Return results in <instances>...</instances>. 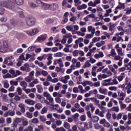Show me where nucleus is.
Instances as JSON below:
<instances>
[{"label": "nucleus", "mask_w": 131, "mask_h": 131, "mask_svg": "<svg viewBox=\"0 0 131 131\" xmlns=\"http://www.w3.org/2000/svg\"><path fill=\"white\" fill-rule=\"evenodd\" d=\"M0 6L9 10H14L15 8V5L12 0L1 1Z\"/></svg>", "instance_id": "nucleus-1"}, {"label": "nucleus", "mask_w": 131, "mask_h": 131, "mask_svg": "<svg viewBox=\"0 0 131 131\" xmlns=\"http://www.w3.org/2000/svg\"><path fill=\"white\" fill-rule=\"evenodd\" d=\"M26 23L28 26H34L35 25V22H36V20L34 18V17H27L26 19Z\"/></svg>", "instance_id": "nucleus-2"}, {"label": "nucleus", "mask_w": 131, "mask_h": 131, "mask_svg": "<svg viewBox=\"0 0 131 131\" xmlns=\"http://www.w3.org/2000/svg\"><path fill=\"white\" fill-rule=\"evenodd\" d=\"M39 32V30L37 28H35L32 30V31H26V33L29 35V36H33V35H35L36 34H37Z\"/></svg>", "instance_id": "nucleus-3"}, {"label": "nucleus", "mask_w": 131, "mask_h": 131, "mask_svg": "<svg viewBox=\"0 0 131 131\" xmlns=\"http://www.w3.org/2000/svg\"><path fill=\"white\" fill-rule=\"evenodd\" d=\"M23 22L21 20H16L14 19H10V24L12 26H21Z\"/></svg>", "instance_id": "nucleus-4"}, {"label": "nucleus", "mask_w": 131, "mask_h": 131, "mask_svg": "<svg viewBox=\"0 0 131 131\" xmlns=\"http://www.w3.org/2000/svg\"><path fill=\"white\" fill-rule=\"evenodd\" d=\"M125 98V93L122 92V91H120L118 92V100L120 101H123Z\"/></svg>", "instance_id": "nucleus-5"}, {"label": "nucleus", "mask_w": 131, "mask_h": 131, "mask_svg": "<svg viewBox=\"0 0 131 131\" xmlns=\"http://www.w3.org/2000/svg\"><path fill=\"white\" fill-rule=\"evenodd\" d=\"M20 70L26 71V72H30V68H29V64L28 63H25L24 66L20 67Z\"/></svg>", "instance_id": "nucleus-6"}, {"label": "nucleus", "mask_w": 131, "mask_h": 131, "mask_svg": "<svg viewBox=\"0 0 131 131\" xmlns=\"http://www.w3.org/2000/svg\"><path fill=\"white\" fill-rule=\"evenodd\" d=\"M77 126L80 131L85 130V128L83 126V124L81 121L78 122L77 123Z\"/></svg>", "instance_id": "nucleus-7"}, {"label": "nucleus", "mask_w": 131, "mask_h": 131, "mask_svg": "<svg viewBox=\"0 0 131 131\" xmlns=\"http://www.w3.org/2000/svg\"><path fill=\"white\" fill-rule=\"evenodd\" d=\"M47 60L48 61V62H47V65L48 66H50V65H51V64H52V63L53 62V61H52L53 60V54H49L48 56L47 57Z\"/></svg>", "instance_id": "nucleus-8"}, {"label": "nucleus", "mask_w": 131, "mask_h": 131, "mask_svg": "<svg viewBox=\"0 0 131 131\" xmlns=\"http://www.w3.org/2000/svg\"><path fill=\"white\" fill-rule=\"evenodd\" d=\"M13 59H14V57H13L12 56L6 57L4 59V64H8L9 62L13 61Z\"/></svg>", "instance_id": "nucleus-9"}, {"label": "nucleus", "mask_w": 131, "mask_h": 131, "mask_svg": "<svg viewBox=\"0 0 131 131\" xmlns=\"http://www.w3.org/2000/svg\"><path fill=\"white\" fill-rule=\"evenodd\" d=\"M58 4L53 3L52 4H50V9L52 11H55V10H58Z\"/></svg>", "instance_id": "nucleus-10"}, {"label": "nucleus", "mask_w": 131, "mask_h": 131, "mask_svg": "<svg viewBox=\"0 0 131 131\" xmlns=\"http://www.w3.org/2000/svg\"><path fill=\"white\" fill-rule=\"evenodd\" d=\"M110 85H114L115 84H118V81H117V79L116 78H110Z\"/></svg>", "instance_id": "nucleus-11"}, {"label": "nucleus", "mask_w": 131, "mask_h": 131, "mask_svg": "<svg viewBox=\"0 0 131 131\" xmlns=\"http://www.w3.org/2000/svg\"><path fill=\"white\" fill-rule=\"evenodd\" d=\"M12 2L17 6H22L24 4V0H12Z\"/></svg>", "instance_id": "nucleus-12"}, {"label": "nucleus", "mask_w": 131, "mask_h": 131, "mask_svg": "<svg viewBox=\"0 0 131 131\" xmlns=\"http://www.w3.org/2000/svg\"><path fill=\"white\" fill-rule=\"evenodd\" d=\"M41 8L44 10V11H47L50 9V4H48L47 3H43V4L41 5Z\"/></svg>", "instance_id": "nucleus-13"}, {"label": "nucleus", "mask_w": 131, "mask_h": 131, "mask_svg": "<svg viewBox=\"0 0 131 131\" xmlns=\"http://www.w3.org/2000/svg\"><path fill=\"white\" fill-rule=\"evenodd\" d=\"M99 92L100 94H103V95H107L108 94V90L106 89L99 88Z\"/></svg>", "instance_id": "nucleus-14"}, {"label": "nucleus", "mask_w": 131, "mask_h": 131, "mask_svg": "<svg viewBox=\"0 0 131 131\" xmlns=\"http://www.w3.org/2000/svg\"><path fill=\"white\" fill-rule=\"evenodd\" d=\"M88 30L89 32H91L92 33V35H94L95 33H96V29L95 28H93V26H90L88 27Z\"/></svg>", "instance_id": "nucleus-15"}, {"label": "nucleus", "mask_w": 131, "mask_h": 131, "mask_svg": "<svg viewBox=\"0 0 131 131\" xmlns=\"http://www.w3.org/2000/svg\"><path fill=\"white\" fill-rule=\"evenodd\" d=\"M18 107L20 108V112H21L22 113H24L25 112V104L23 103H19L18 104Z\"/></svg>", "instance_id": "nucleus-16"}, {"label": "nucleus", "mask_w": 131, "mask_h": 131, "mask_svg": "<svg viewBox=\"0 0 131 131\" xmlns=\"http://www.w3.org/2000/svg\"><path fill=\"white\" fill-rule=\"evenodd\" d=\"M25 103H26V104H28V105H31L32 106H33V105H34V104H35V102H34V101L31 99L25 100Z\"/></svg>", "instance_id": "nucleus-17"}, {"label": "nucleus", "mask_w": 131, "mask_h": 131, "mask_svg": "<svg viewBox=\"0 0 131 131\" xmlns=\"http://www.w3.org/2000/svg\"><path fill=\"white\" fill-rule=\"evenodd\" d=\"M22 121V119L19 118H16L14 121L13 123V126H17L18 125V123H20Z\"/></svg>", "instance_id": "nucleus-18"}, {"label": "nucleus", "mask_w": 131, "mask_h": 131, "mask_svg": "<svg viewBox=\"0 0 131 131\" xmlns=\"http://www.w3.org/2000/svg\"><path fill=\"white\" fill-rule=\"evenodd\" d=\"M109 31H111V32H113L114 31V28H115V24L112 23H110L109 24Z\"/></svg>", "instance_id": "nucleus-19"}, {"label": "nucleus", "mask_w": 131, "mask_h": 131, "mask_svg": "<svg viewBox=\"0 0 131 131\" xmlns=\"http://www.w3.org/2000/svg\"><path fill=\"white\" fill-rule=\"evenodd\" d=\"M36 88H37V92L38 93H39V94H41V93L43 92V88H42V86H41V85H37L36 86Z\"/></svg>", "instance_id": "nucleus-20"}, {"label": "nucleus", "mask_w": 131, "mask_h": 131, "mask_svg": "<svg viewBox=\"0 0 131 131\" xmlns=\"http://www.w3.org/2000/svg\"><path fill=\"white\" fill-rule=\"evenodd\" d=\"M99 117L96 116H94L91 119V120L94 122V123H96L99 121Z\"/></svg>", "instance_id": "nucleus-21"}, {"label": "nucleus", "mask_w": 131, "mask_h": 131, "mask_svg": "<svg viewBox=\"0 0 131 131\" xmlns=\"http://www.w3.org/2000/svg\"><path fill=\"white\" fill-rule=\"evenodd\" d=\"M124 77H125V74L124 73H122L121 75L118 77V80L119 81H122Z\"/></svg>", "instance_id": "nucleus-22"}, {"label": "nucleus", "mask_w": 131, "mask_h": 131, "mask_svg": "<svg viewBox=\"0 0 131 131\" xmlns=\"http://www.w3.org/2000/svg\"><path fill=\"white\" fill-rule=\"evenodd\" d=\"M20 85L23 88V90H24L27 87V82H26L25 81H22L20 82Z\"/></svg>", "instance_id": "nucleus-23"}, {"label": "nucleus", "mask_w": 131, "mask_h": 131, "mask_svg": "<svg viewBox=\"0 0 131 131\" xmlns=\"http://www.w3.org/2000/svg\"><path fill=\"white\" fill-rule=\"evenodd\" d=\"M46 39L47 37L43 35H40V36L38 37L37 40H38V41H43L46 40Z\"/></svg>", "instance_id": "nucleus-24"}, {"label": "nucleus", "mask_w": 131, "mask_h": 131, "mask_svg": "<svg viewBox=\"0 0 131 131\" xmlns=\"http://www.w3.org/2000/svg\"><path fill=\"white\" fill-rule=\"evenodd\" d=\"M66 29L68 30V31H71L73 34H74V30H73V26H67L66 27Z\"/></svg>", "instance_id": "nucleus-25"}, {"label": "nucleus", "mask_w": 131, "mask_h": 131, "mask_svg": "<svg viewBox=\"0 0 131 131\" xmlns=\"http://www.w3.org/2000/svg\"><path fill=\"white\" fill-rule=\"evenodd\" d=\"M108 67L110 70H111L112 72H113V73H114L115 74H116L117 73L115 69L113 68L114 67L111 64V65H109Z\"/></svg>", "instance_id": "nucleus-26"}, {"label": "nucleus", "mask_w": 131, "mask_h": 131, "mask_svg": "<svg viewBox=\"0 0 131 131\" xmlns=\"http://www.w3.org/2000/svg\"><path fill=\"white\" fill-rule=\"evenodd\" d=\"M35 65H38L39 67H43V65H45V64H43L42 62H39L38 61V60H36L35 61Z\"/></svg>", "instance_id": "nucleus-27"}, {"label": "nucleus", "mask_w": 131, "mask_h": 131, "mask_svg": "<svg viewBox=\"0 0 131 131\" xmlns=\"http://www.w3.org/2000/svg\"><path fill=\"white\" fill-rule=\"evenodd\" d=\"M8 51V49L5 48L3 46H0V52L6 53Z\"/></svg>", "instance_id": "nucleus-28"}, {"label": "nucleus", "mask_w": 131, "mask_h": 131, "mask_svg": "<svg viewBox=\"0 0 131 131\" xmlns=\"http://www.w3.org/2000/svg\"><path fill=\"white\" fill-rule=\"evenodd\" d=\"M22 122L23 126H27L28 125V120L26 118L23 119Z\"/></svg>", "instance_id": "nucleus-29"}, {"label": "nucleus", "mask_w": 131, "mask_h": 131, "mask_svg": "<svg viewBox=\"0 0 131 131\" xmlns=\"http://www.w3.org/2000/svg\"><path fill=\"white\" fill-rule=\"evenodd\" d=\"M120 128L121 130L124 131L125 130V129H130V127L127 125H126V127L124 126H120Z\"/></svg>", "instance_id": "nucleus-30"}, {"label": "nucleus", "mask_w": 131, "mask_h": 131, "mask_svg": "<svg viewBox=\"0 0 131 131\" xmlns=\"http://www.w3.org/2000/svg\"><path fill=\"white\" fill-rule=\"evenodd\" d=\"M35 108L37 109V110H40L42 108V104L40 103H37L35 105Z\"/></svg>", "instance_id": "nucleus-31"}, {"label": "nucleus", "mask_w": 131, "mask_h": 131, "mask_svg": "<svg viewBox=\"0 0 131 131\" xmlns=\"http://www.w3.org/2000/svg\"><path fill=\"white\" fill-rule=\"evenodd\" d=\"M33 78L28 76H27L25 78V80L27 81V82H31L32 80H33Z\"/></svg>", "instance_id": "nucleus-32"}, {"label": "nucleus", "mask_w": 131, "mask_h": 131, "mask_svg": "<svg viewBox=\"0 0 131 131\" xmlns=\"http://www.w3.org/2000/svg\"><path fill=\"white\" fill-rule=\"evenodd\" d=\"M63 126L67 129H69L70 128V124L67 122H65L63 123Z\"/></svg>", "instance_id": "nucleus-33"}, {"label": "nucleus", "mask_w": 131, "mask_h": 131, "mask_svg": "<svg viewBox=\"0 0 131 131\" xmlns=\"http://www.w3.org/2000/svg\"><path fill=\"white\" fill-rule=\"evenodd\" d=\"M117 52L120 56H123V53H122V48H120L117 50Z\"/></svg>", "instance_id": "nucleus-34"}, {"label": "nucleus", "mask_w": 131, "mask_h": 131, "mask_svg": "<svg viewBox=\"0 0 131 131\" xmlns=\"http://www.w3.org/2000/svg\"><path fill=\"white\" fill-rule=\"evenodd\" d=\"M91 63H90L89 61H87L85 62V64L83 66V68H89V67H91Z\"/></svg>", "instance_id": "nucleus-35"}, {"label": "nucleus", "mask_w": 131, "mask_h": 131, "mask_svg": "<svg viewBox=\"0 0 131 131\" xmlns=\"http://www.w3.org/2000/svg\"><path fill=\"white\" fill-rule=\"evenodd\" d=\"M8 113L10 116H14L15 114H16L15 111H12V110H9L8 111Z\"/></svg>", "instance_id": "nucleus-36"}, {"label": "nucleus", "mask_w": 131, "mask_h": 131, "mask_svg": "<svg viewBox=\"0 0 131 131\" xmlns=\"http://www.w3.org/2000/svg\"><path fill=\"white\" fill-rule=\"evenodd\" d=\"M3 47L8 50V49H9V44L8 43V41H3Z\"/></svg>", "instance_id": "nucleus-37"}, {"label": "nucleus", "mask_w": 131, "mask_h": 131, "mask_svg": "<svg viewBox=\"0 0 131 131\" xmlns=\"http://www.w3.org/2000/svg\"><path fill=\"white\" fill-rule=\"evenodd\" d=\"M35 3L38 5V6H42V4H43V2L41 1V0H35Z\"/></svg>", "instance_id": "nucleus-38"}, {"label": "nucleus", "mask_w": 131, "mask_h": 131, "mask_svg": "<svg viewBox=\"0 0 131 131\" xmlns=\"http://www.w3.org/2000/svg\"><path fill=\"white\" fill-rule=\"evenodd\" d=\"M5 9L3 6L0 5V15H4L5 14Z\"/></svg>", "instance_id": "nucleus-39"}, {"label": "nucleus", "mask_w": 131, "mask_h": 131, "mask_svg": "<svg viewBox=\"0 0 131 131\" xmlns=\"http://www.w3.org/2000/svg\"><path fill=\"white\" fill-rule=\"evenodd\" d=\"M97 97L99 100H103L104 98H106V96H105V95L97 94Z\"/></svg>", "instance_id": "nucleus-40"}, {"label": "nucleus", "mask_w": 131, "mask_h": 131, "mask_svg": "<svg viewBox=\"0 0 131 131\" xmlns=\"http://www.w3.org/2000/svg\"><path fill=\"white\" fill-rule=\"evenodd\" d=\"M20 18H24V13L22 10L17 12Z\"/></svg>", "instance_id": "nucleus-41"}, {"label": "nucleus", "mask_w": 131, "mask_h": 131, "mask_svg": "<svg viewBox=\"0 0 131 131\" xmlns=\"http://www.w3.org/2000/svg\"><path fill=\"white\" fill-rule=\"evenodd\" d=\"M55 131H67L66 129L64 128L63 127H57L55 129Z\"/></svg>", "instance_id": "nucleus-42"}, {"label": "nucleus", "mask_w": 131, "mask_h": 131, "mask_svg": "<svg viewBox=\"0 0 131 131\" xmlns=\"http://www.w3.org/2000/svg\"><path fill=\"white\" fill-rule=\"evenodd\" d=\"M111 54L112 57H115V56H116L117 55L116 52H115V49H112L111 51Z\"/></svg>", "instance_id": "nucleus-43"}, {"label": "nucleus", "mask_w": 131, "mask_h": 131, "mask_svg": "<svg viewBox=\"0 0 131 131\" xmlns=\"http://www.w3.org/2000/svg\"><path fill=\"white\" fill-rule=\"evenodd\" d=\"M22 72H20L19 70H16L15 72V75H14V77H17L19 75H22Z\"/></svg>", "instance_id": "nucleus-44"}, {"label": "nucleus", "mask_w": 131, "mask_h": 131, "mask_svg": "<svg viewBox=\"0 0 131 131\" xmlns=\"http://www.w3.org/2000/svg\"><path fill=\"white\" fill-rule=\"evenodd\" d=\"M48 112V107H44L41 112V114H45V113H47Z\"/></svg>", "instance_id": "nucleus-45"}, {"label": "nucleus", "mask_w": 131, "mask_h": 131, "mask_svg": "<svg viewBox=\"0 0 131 131\" xmlns=\"http://www.w3.org/2000/svg\"><path fill=\"white\" fill-rule=\"evenodd\" d=\"M89 107L91 109L92 113H93L94 111H95V106H94V105H93L92 103H90Z\"/></svg>", "instance_id": "nucleus-46"}, {"label": "nucleus", "mask_w": 131, "mask_h": 131, "mask_svg": "<svg viewBox=\"0 0 131 131\" xmlns=\"http://www.w3.org/2000/svg\"><path fill=\"white\" fill-rule=\"evenodd\" d=\"M80 119L81 121H85L86 120V116L85 115H81Z\"/></svg>", "instance_id": "nucleus-47"}, {"label": "nucleus", "mask_w": 131, "mask_h": 131, "mask_svg": "<svg viewBox=\"0 0 131 131\" xmlns=\"http://www.w3.org/2000/svg\"><path fill=\"white\" fill-rule=\"evenodd\" d=\"M78 116H79V114L78 113L73 115V119L75 120V122H77V119H76V118H77Z\"/></svg>", "instance_id": "nucleus-48"}, {"label": "nucleus", "mask_w": 131, "mask_h": 131, "mask_svg": "<svg viewBox=\"0 0 131 131\" xmlns=\"http://www.w3.org/2000/svg\"><path fill=\"white\" fill-rule=\"evenodd\" d=\"M10 84L11 85H17L18 84V81H10Z\"/></svg>", "instance_id": "nucleus-49"}, {"label": "nucleus", "mask_w": 131, "mask_h": 131, "mask_svg": "<svg viewBox=\"0 0 131 131\" xmlns=\"http://www.w3.org/2000/svg\"><path fill=\"white\" fill-rule=\"evenodd\" d=\"M83 41V39L82 37L79 38L78 39L76 40L75 41V43H78V42H82Z\"/></svg>", "instance_id": "nucleus-50"}, {"label": "nucleus", "mask_w": 131, "mask_h": 131, "mask_svg": "<svg viewBox=\"0 0 131 131\" xmlns=\"http://www.w3.org/2000/svg\"><path fill=\"white\" fill-rule=\"evenodd\" d=\"M68 22V17H64L61 21V24H65Z\"/></svg>", "instance_id": "nucleus-51"}, {"label": "nucleus", "mask_w": 131, "mask_h": 131, "mask_svg": "<svg viewBox=\"0 0 131 131\" xmlns=\"http://www.w3.org/2000/svg\"><path fill=\"white\" fill-rule=\"evenodd\" d=\"M100 85H101L100 81L93 83V86H95V88H98V86H100Z\"/></svg>", "instance_id": "nucleus-52"}, {"label": "nucleus", "mask_w": 131, "mask_h": 131, "mask_svg": "<svg viewBox=\"0 0 131 131\" xmlns=\"http://www.w3.org/2000/svg\"><path fill=\"white\" fill-rule=\"evenodd\" d=\"M112 111H115V112H118L119 111V107L118 106H114L111 109Z\"/></svg>", "instance_id": "nucleus-53"}, {"label": "nucleus", "mask_w": 131, "mask_h": 131, "mask_svg": "<svg viewBox=\"0 0 131 131\" xmlns=\"http://www.w3.org/2000/svg\"><path fill=\"white\" fill-rule=\"evenodd\" d=\"M47 100H49L50 103H53V102H54V98H52L51 95H49V96L47 97Z\"/></svg>", "instance_id": "nucleus-54"}, {"label": "nucleus", "mask_w": 131, "mask_h": 131, "mask_svg": "<svg viewBox=\"0 0 131 131\" xmlns=\"http://www.w3.org/2000/svg\"><path fill=\"white\" fill-rule=\"evenodd\" d=\"M17 92L18 93V95L21 96L22 95V89L21 88L18 87L17 88Z\"/></svg>", "instance_id": "nucleus-55"}, {"label": "nucleus", "mask_w": 131, "mask_h": 131, "mask_svg": "<svg viewBox=\"0 0 131 131\" xmlns=\"http://www.w3.org/2000/svg\"><path fill=\"white\" fill-rule=\"evenodd\" d=\"M108 90H110V91H114V92H116V91H117V87L110 86L108 88Z\"/></svg>", "instance_id": "nucleus-56"}, {"label": "nucleus", "mask_w": 131, "mask_h": 131, "mask_svg": "<svg viewBox=\"0 0 131 131\" xmlns=\"http://www.w3.org/2000/svg\"><path fill=\"white\" fill-rule=\"evenodd\" d=\"M75 5L77 7L79 5H81V2L79 1V0H74Z\"/></svg>", "instance_id": "nucleus-57"}, {"label": "nucleus", "mask_w": 131, "mask_h": 131, "mask_svg": "<svg viewBox=\"0 0 131 131\" xmlns=\"http://www.w3.org/2000/svg\"><path fill=\"white\" fill-rule=\"evenodd\" d=\"M55 57H63V53L62 52H58L54 54Z\"/></svg>", "instance_id": "nucleus-58"}, {"label": "nucleus", "mask_w": 131, "mask_h": 131, "mask_svg": "<svg viewBox=\"0 0 131 131\" xmlns=\"http://www.w3.org/2000/svg\"><path fill=\"white\" fill-rule=\"evenodd\" d=\"M73 92L75 94H77L79 92V90H78V88L77 87H74L73 89Z\"/></svg>", "instance_id": "nucleus-59"}, {"label": "nucleus", "mask_w": 131, "mask_h": 131, "mask_svg": "<svg viewBox=\"0 0 131 131\" xmlns=\"http://www.w3.org/2000/svg\"><path fill=\"white\" fill-rule=\"evenodd\" d=\"M32 123H38L39 122V121L38 120L37 118H35L32 120Z\"/></svg>", "instance_id": "nucleus-60"}, {"label": "nucleus", "mask_w": 131, "mask_h": 131, "mask_svg": "<svg viewBox=\"0 0 131 131\" xmlns=\"http://www.w3.org/2000/svg\"><path fill=\"white\" fill-rule=\"evenodd\" d=\"M39 119L42 122L46 121L47 120V118L45 116H40Z\"/></svg>", "instance_id": "nucleus-61"}, {"label": "nucleus", "mask_w": 131, "mask_h": 131, "mask_svg": "<svg viewBox=\"0 0 131 131\" xmlns=\"http://www.w3.org/2000/svg\"><path fill=\"white\" fill-rule=\"evenodd\" d=\"M26 114H27V116L28 118H32L33 115H32V114L30 113V112H27L26 113Z\"/></svg>", "instance_id": "nucleus-62"}, {"label": "nucleus", "mask_w": 131, "mask_h": 131, "mask_svg": "<svg viewBox=\"0 0 131 131\" xmlns=\"http://www.w3.org/2000/svg\"><path fill=\"white\" fill-rule=\"evenodd\" d=\"M29 76L30 77L34 78V71H32L31 72L29 73Z\"/></svg>", "instance_id": "nucleus-63"}, {"label": "nucleus", "mask_w": 131, "mask_h": 131, "mask_svg": "<svg viewBox=\"0 0 131 131\" xmlns=\"http://www.w3.org/2000/svg\"><path fill=\"white\" fill-rule=\"evenodd\" d=\"M72 129L73 130V131H78V130H77V124L74 125L72 127Z\"/></svg>", "instance_id": "nucleus-64"}]
</instances>
